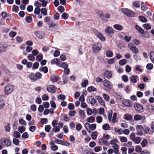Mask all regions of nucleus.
Masks as SVG:
<instances>
[{"label":"nucleus","instance_id":"obj_30","mask_svg":"<svg viewBox=\"0 0 154 154\" xmlns=\"http://www.w3.org/2000/svg\"><path fill=\"white\" fill-rule=\"evenodd\" d=\"M139 18L140 21L143 23L146 22L147 21V19L143 16H140L139 17Z\"/></svg>","mask_w":154,"mask_h":154},{"label":"nucleus","instance_id":"obj_36","mask_svg":"<svg viewBox=\"0 0 154 154\" xmlns=\"http://www.w3.org/2000/svg\"><path fill=\"white\" fill-rule=\"evenodd\" d=\"M13 136L14 137L19 138L20 137V134L18 131H15L14 133Z\"/></svg>","mask_w":154,"mask_h":154},{"label":"nucleus","instance_id":"obj_24","mask_svg":"<svg viewBox=\"0 0 154 154\" xmlns=\"http://www.w3.org/2000/svg\"><path fill=\"white\" fill-rule=\"evenodd\" d=\"M113 27L116 29L120 31L122 29V26L118 24H116L113 25Z\"/></svg>","mask_w":154,"mask_h":154},{"label":"nucleus","instance_id":"obj_13","mask_svg":"<svg viewBox=\"0 0 154 154\" xmlns=\"http://www.w3.org/2000/svg\"><path fill=\"white\" fill-rule=\"evenodd\" d=\"M87 102L90 103L92 105H94L96 102V100L91 96H89L87 99Z\"/></svg>","mask_w":154,"mask_h":154},{"label":"nucleus","instance_id":"obj_37","mask_svg":"<svg viewBox=\"0 0 154 154\" xmlns=\"http://www.w3.org/2000/svg\"><path fill=\"white\" fill-rule=\"evenodd\" d=\"M36 80L41 79L42 75L39 72H37L35 74Z\"/></svg>","mask_w":154,"mask_h":154},{"label":"nucleus","instance_id":"obj_38","mask_svg":"<svg viewBox=\"0 0 154 154\" xmlns=\"http://www.w3.org/2000/svg\"><path fill=\"white\" fill-rule=\"evenodd\" d=\"M29 78L32 80L33 81H36L35 74V75L33 73H31L29 76Z\"/></svg>","mask_w":154,"mask_h":154},{"label":"nucleus","instance_id":"obj_10","mask_svg":"<svg viewBox=\"0 0 154 154\" xmlns=\"http://www.w3.org/2000/svg\"><path fill=\"white\" fill-rule=\"evenodd\" d=\"M103 84L104 86L107 89H110L112 88V83L107 80H104L103 82Z\"/></svg>","mask_w":154,"mask_h":154},{"label":"nucleus","instance_id":"obj_34","mask_svg":"<svg viewBox=\"0 0 154 154\" xmlns=\"http://www.w3.org/2000/svg\"><path fill=\"white\" fill-rule=\"evenodd\" d=\"M142 117L140 115H136L134 117V119L135 121H139L142 119Z\"/></svg>","mask_w":154,"mask_h":154},{"label":"nucleus","instance_id":"obj_15","mask_svg":"<svg viewBox=\"0 0 154 154\" xmlns=\"http://www.w3.org/2000/svg\"><path fill=\"white\" fill-rule=\"evenodd\" d=\"M50 144L51 145V148L52 150L55 151L58 149V146L55 144V143L53 141L51 140L50 142Z\"/></svg>","mask_w":154,"mask_h":154},{"label":"nucleus","instance_id":"obj_31","mask_svg":"<svg viewBox=\"0 0 154 154\" xmlns=\"http://www.w3.org/2000/svg\"><path fill=\"white\" fill-rule=\"evenodd\" d=\"M39 71H42L44 73H46L48 72V69L46 66L41 67L39 68Z\"/></svg>","mask_w":154,"mask_h":154},{"label":"nucleus","instance_id":"obj_4","mask_svg":"<svg viewBox=\"0 0 154 154\" xmlns=\"http://www.w3.org/2000/svg\"><path fill=\"white\" fill-rule=\"evenodd\" d=\"M1 144L3 146H10L11 143L10 140L6 138H3L1 139L0 140Z\"/></svg>","mask_w":154,"mask_h":154},{"label":"nucleus","instance_id":"obj_55","mask_svg":"<svg viewBox=\"0 0 154 154\" xmlns=\"http://www.w3.org/2000/svg\"><path fill=\"white\" fill-rule=\"evenodd\" d=\"M10 126L9 123H8L7 125L5 126V131H10Z\"/></svg>","mask_w":154,"mask_h":154},{"label":"nucleus","instance_id":"obj_17","mask_svg":"<svg viewBox=\"0 0 154 154\" xmlns=\"http://www.w3.org/2000/svg\"><path fill=\"white\" fill-rule=\"evenodd\" d=\"M59 77L57 75H54L51 76L50 78V80L53 82H55L59 80Z\"/></svg>","mask_w":154,"mask_h":154},{"label":"nucleus","instance_id":"obj_25","mask_svg":"<svg viewBox=\"0 0 154 154\" xmlns=\"http://www.w3.org/2000/svg\"><path fill=\"white\" fill-rule=\"evenodd\" d=\"M117 114L116 112L114 113L112 116V121L113 123L117 122L118 120L116 119Z\"/></svg>","mask_w":154,"mask_h":154},{"label":"nucleus","instance_id":"obj_27","mask_svg":"<svg viewBox=\"0 0 154 154\" xmlns=\"http://www.w3.org/2000/svg\"><path fill=\"white\" fill-rule=\"evenodd\" d=\"M126 16L129 17H134L136 16L135 13L133 11H129L128 14H126Z\"/></svg>","mask_w":154,"mask_h":154},{"label":"nucleus","instance_id":"obj_19","mask_svg":"<svg viewBox=\"0 0 154 154\" xmlns=\"http://www.w3.org/2000/svg\"><path fill=\"white\" fill-rule=\"evenodd\" d=\"M35 34L37 37L40 39L44 38L45 36L44 33L40 32H35Z\"/></svg>","mask_w":154,"mask_h":154},{"label":"nucleus","instance_id":"obj_21","mask_svg":"<svg viewBox=\"0 0 154 154\" xmlns=\"http://www.w3.org/2000/svg\"><path fill=\"white\" fill-rule=\"evenodd\" d=\"M138 79V77L137 75H133L131 77L130 80L132 83H135L137 82Z\"/></svg>","mask_w":154,"mask_h":154},{"label":"nucleus","instance_id":"obj_8","mask_svg":"<svg viewBox=\"0 0 154 154\" xmlns=\"http://www.w3.org/2000/svg\"><path fill=\"white\" fill-rule=\"evenodd\" d=\"M135 110L138 112H141L143 111V108L140 104L137 103L134 105Z\"/></svg>","mask_w":154,"mask_h":154},{"label":"nucleus","instance_id":"obj_46","mask_svg":"<svg viewBox=\"0 0 154 154\" xmlns=\"http://www.w3.org/2000/svg\"><path fill=\"white\" fill-rule=\"evenodd\" d=\"M109 125L108 124H105L102 126L103 129L105 130H109Z\"/></svg>","mask_w":154,"mask_h":154},{"label":"nucleus","instance_id":"obj_12","mask_svg":"<svg viewBox=\"0 0 154 154\" xmlns=\"http://www.w3.org/2000/svg\"><path fill=\"white\" fill-rule=\"evenodd\" d=\"M95 33L96 35L101 41L104 42L105 41V38L102 33L97 31Z\"/></svg>","mask_w":154,"mask_h":154},{"label":"nucleus","instance_id":"obj_18","mask_svg":"<svg viewBox=\"0 0 154 154\" xmlns=\"http://www.w3.org/2000/svg\"><path fill=\"white\" fill-rule=\"evenodd\" d=\"M146 109L148 112L152 113L154 112V106L149 104L147 106Z\"/></svg>","mask_w":154,"mask_h":154},{"label":"nucleus","instance_id":"obj_28","mask_svg":"<svg viewBox=\"0 0 154 154\" xmlns=\"http://www.w3.org/2000/svg\"><path fill=\"white\" fill-rule=\"evenodd\" d=\"M86 120L90 123L93 122L95 121V118L93 116H90L86 119Z\"/></svg>","mask_w":154,"mask_h":154},{"label":"nucleus","instance_id":"obj_20","mask_svg":"<svg viewBox=\"0 0 154 154\" xmlns=\"http://www.w3.org/2000/svg\"><path fill=\"white\" fill-rule=\"evenodd\" d=\"M96 99H97L99 103L103 106H105V103L102 98L99 96L96 97Z\"/></svg>","mask_w":154,"mask_h":154},{"label":"nucleus","instance_id":"obj_39","mask_svg":"<svg viewBox=\"0 0 154 154\" xmlns=\"http://www.w3.org/2000/svg\"><path fill=\"white\" fill-rule=\"evenodd\" d=\"M106 56L108 57H111L113 55V54L112 51L110 50H108L106 52Z\"/></svg>","mask_w":154,"mask_h":154},{"label":"nucleus","instance_id":"obj_29","mask_svg":"<svg viewBox=\"0 0 154 154\" xmlns=\"http://www.w3.org/2000/svg\"><path fill=\"white\" fill-rule=\"evenodd\" d=\"M98 135V133L96 132H93L91 134V137L92 138L93 140H95L97 136Z\"/></svg>","mask_w":154,"mask_h":154},{"label":"nucleus","instance_id":"obj_26","mask_svg":"<svg viewBox=\"0 0 154 154\" xmlns=\"http://www.w3.org/2000/svg\"><path fill=\"white\" fill-rule=\"evenodd\" d=\"M132 118V116L128 114H125L124 116V119L127 120H131Z\"/></svg>","mask_w":154,"mask_h":154},{"label":"nucleus","instance_id":"obj_63","mask_svg":"<svg viewBox=\"0 0 154 154\" xmlns=\"http://www.w3.org/2000/svg\"><path fill=\"white\" fill-rule=\"evenodd\" d=\"M136 137L134 133H132L130 135V139L132 141L134 140Z\"/></svg>","mask_w":154,"mask_h":154},{"label":"nucleus","instance_id":"obj_61","mask_svg":"<svg viewBox=\"0 0 154 154\" xmlns=\"http://www.w3.org/2000/svg\"><path fill=\"white\" fill-rule=\"evenodd\" d=\"M28 58L30 61H33L35 59L33 55L32 54H29L28 56Z\"/></svg>","mask_w":154,"mask_h":154},{"label":"nucleus","instance_id":"obj_54","mask_svg":"<svg viewBox=\"0 0 154 154\" xmlns=\"http://www.w3.org/2000/svg\"><path fill=\"white\" fill-rule=\"evenodd\" d=\"M40 12V8L39 7L36 8L34 10V13L35 14H38Z\"/></svg>","mask_w":154,"mask_h":154},{"label":"nucleus","instance_id":"obj_22","mask_svg":"<svg viewBox=\"0 0 154 154\" xmlns=\"http://www.w3.org/2000/svg\"><path fill=\"white\" fill-rule=\"evenodd\" d=\"M105 76L107 79H110L112 77V74L111 72L109 71H107L104 72Z\"/></svg>","mask_w":154,"mask_h":154},{"label":"nucleus","instance_id":"obj_5","mask_svg":"<svg viewBox=\"0 0 154 154\" xmlns=\"http://www.w3.org/2000/svg\"><path fill=\"white\" fill-rule=\"evenodd\" d=\"M101 48V44L99 42L94 44L92 46V49L94 52H98Z\"/></svg>","mask_w":154,"mask_h":154},{"label":"nucleus","instance_id":"obj_40","mask_svg":"<svg viewBox=\"0 0 154 154\" xmlns=\"http://www.w3.org/2000/svg\"><path fill=\"white\" fill-rule=\"evenodd\" d=\"M121 11L125 15H126V14H128V12H129V10L126 8H122L121 9Z\"/></svg>","mask_w":154,"mask_h":154},{"label":"nucleus","instance_id":"obj_14","mask_svg":"<svg viewBox=\"0 0 154 154\" xmlns=\"http://www.w3.org/2000/svg\"><path fill=\"white\" fill-rule=\"evenodd\" d=\"M8 45L5 44L0 45V53L5 51L8 48Z\"/></svg>","mask_w":154,"mask_h":154},{"label":"nucleus","instance_id":"obj_62","mask_svg":"<svg viewBox=\"0 0 154 154\" xmlns=\"http://www.w3.org/2000/svg\"><path fill=\"white\" fill-rule=\"evenodd\" d=\"M12 10L14 11L16 13L19 10L18 7L15 5L13 6Z\"/></svg>","mask_w":154,"mask_h":154},{"label":"nucleus","instance_id":"obj_53","mask_svg":"<svg viewBox=\"0 0 154 154\" xmlns=\"http://www.w3.org/2000/svg\"><path fill=\"white\" fill-rule=\"evenodd\" d=\"M134 148L133 146H131L129 148L128 150V153L129 154H131L134 150Z\"/></svg>","mask_w":154,"mask_h":154},{"label":"nucleus","instance_id":"obj_35","mask_svg":"<svg viewBox=\"0 0 154 154\" xmlns=\"http://www.w3.org/2000/svg\"><path fill=\"white\" fill-rule=\"evenodd\" d=\"M119 139L120 141L122 143L126 142L128 140L127 138L123 136L120 137H119Z\"/></svg>","mask_w":154,"mask_h":154},{"label":"nucleus","instance_id":"obj_48","mask_svg":"<svg viewBox=\"0 0 154 154\" xmlns=\"http://www.w3.org/2000/svg\"><path fill=\"white\" fill-rule=\"evenodd\" d=\"M102 150V147L100 146H96L94 148V151L96 152H98Z\"/></svg>","mask_w":154,"mask_h":154},{"label":"nucleus","instance_id":"obj_44","mask_svg":"<svg viewBox=\"0 0 154 154\" xmlns=\"http://www.w3.org/2000/svg\"><path fill=\"white\" fill-rule=\"evenodd\" d=\"M25 130V128L23 126H20L18 128V131L21 133H23Z\"/></svg>","mask_w":154,"mask_h":154},{"label":"nucleus","instance_id":"obj_47","mask_svg":"<svg viewBox=\"0 0 154 154\" xmlns=\"http://www.w3.org/2000/svg\"><path fill=\"white\" fill-rule=\"evenodd\" d=\"M96 88L93 86H90L88 88L87 90L89 92H91L92 91H95Z\"/></svg>","mask_w":154,"mask_h":154},{"label":"nucleus","instance_id":"obj_7","mask_svg":"<svg viewBox=\"0 0 154 154\" xmlns=\"http://www.w3.org/2000/svg\"><path fill=\"white\" fill-rule=\"evenodd\" d=\"M136 130L137 131V135L142 136L143 135V128L142 126L141 125H138L136 126Z\"/></svg>","mask_w":154,"mask_h":154},{"label":"nucleus","instance_id":"obj_2","mask_svg":"<svg viewBox=\"0 0 154 154\" xmlns=\"http://www.w3.org/2000/svg\"><path fill=\"white\" fill-rule=\"evenodd\" d=\"M98 15L101 20L104 22H106L108 20L106 18H109L110 17V15L109 13H107L104 15L101 11H99Z\"/></svg>","mask_w":154,"mask_h":154},{"label":"nucleus","instance_id":"obj_42","mask_svg":"<svg viewBox=\"0 0 154 154\" xmlns=\"http://www.w3.org/2000/svg\"><path fill=\"white\" fill-rule=\"evenodd\" d=\"M41 12L44 16H46L47 14V10L45 8H42L41 9Z\"/></svg>","mask_w":154,"mask_h":154},{"label":"nucleus","instance_id":"obj_52","mask_svg":"<svg viewBox=\"0 0 154 154\" xmlns=\"http://www.w3.org/2000/svg\"><path fill=\"white\" fill-rule=\"evenodd\" d=\"M79 113L80 117L83 119L85 116L84 111L82 110H80L79 111Z\"/></svg>","mask_w":154,"mask_h":154},{"label":"nucleus","instance_id":"obj_9","mask_svg":"<svg viewBox=\"0 0 154 154\" xmlns=\"http://www.w3.org/2000/svg\"><path fill=\"white\" fill-rule=\"evenodd\" d=\"M105 32L108 35H112L114 33V30L110 27H107L105 29Z\"/></svg>","mask_w":154,"mask_h":154},{"label":"nucleus","instance_id":"obj_3","mask_svg":"<svg viewBox=\"0 0 154 154\" xmlns=\"http://www.w3.org/2000/svg\"><path fill=\"white\" fill-rule=\"evenodd\" d=\"M128 47L134 54H138L139 53V50L136 46L132 43H130L128 45Z\"/></svg>","mask_w":154,"mask_h":154},{"label":"nucleus","instance_id":"obj_60","mask_svg":"<svg viewBox=\"0 0 154 154\" xmlns=\"http://www.w3.org/2000/svg\"><path fill=\"white\" fill-rule=\"evenodd\" d=\"M20 124L22 125L25 126L26 125V122L23 119H21L19 120Z\"/></svg>","mask_w":154,"mask_h":154},{"label":"nucleus","instance_id":"obj_41","mask_svg":"<svg viewBox=\"0 0 154 154\" xmlns=\"http://www.w3.org/2000/svg\"><path fill=\"white\" fill-rule=\"evenodd\" d=\"M150 59L152 62L154 63V52L153 51H151L150 53Z\"/></svg>","mask_w":154,"mask_h":154},{"label":"nucleus","instance_id":"obj_32","mask_svg":"<svg viewBox=\"0 0 154 154\" xmlns=\"http://www.w3.org/2000/svg\"><path fill=\"white\" fill-rule=\"evenodd\" d=\"M141 141L140 137H136L133 141L136 144L139 143Z\"/></svg>","mask_w":154,"mask_h":154},{"label":"nucleus","instance_id":"obj_50","mask_svg":"<svg viewBox=\"0 0 154 154\" xmlns=\"http://www.w3.org/2000/svg\"><path fill=\"white\" fill-rule=\"evenodd\" d=\"M126 60L124 59H123L119 61V64L121 65H124L126 64Z\"/></svg>","mask_w":154,"mask_h":154},{"label":"nucleus","instance_id":"obj_49","mask_svg":"<svg viewBox=\"0 0 154 154\" xmlns=\"http://www.w3.org/2000/svg\"><path fill=\"white\" fill-rule=\"evenodd\" d=\"M62 17L64 19L66 20L68 18L69 15L67 13L64 12L62 14Z\"/></svg>","mask_w":154,"mask_h":154},{"label":"nucleus","instance_id":"obj_23","mask_svg":"<svg viewBox=\"0 0 154 154\" xmlns=\"http://www.w3.org/2000/svg\"><path fill=\"white\" fill-rule=\"evenodd\" d=\"M123 104L125 106L130 107L132 105L133 103L131 101L127 100L124 101Z\"/></svg>","mask_w":154,"mask_h":154},{"label":"nucleus","instance_id":"obj_64","mask_svg":"<svg viewBox=\"0 0 154 154\" xmlns=\"http://www.w3.org/2000/svg\"><path fill=\"white\" fill-rule=\"evenodd\" d=\"M49 98L48 96L46 94H44L42 97V99L43 100H47Z\"/></svg>","mask_w":154,"mask_h":154},{"label":"nucleus","instance_id":"obj_33","mask_svg":"<svg viewBox=\"0 0 154 154\" xmlns=\"http://www.w3.org/2000/svg\"><path fill=\"white\" fill-rule=\"evenodd\" d=\"M135 28L141 34L143 33V32L144 31L143 29L139 26L136 25L135 26Z\"/></svg>","mask_w":154,"mask_h":154},{"label":"nucleus","instance_id":"obj_43","mask_svg":"<svg viewBox=\"0 0 154 154\" xmlns=\"http://www.w3.org/2000/svg\"><path fill=\"white\" fill-rule=\"evenodd\" d=\"M118 141V140L116 139H113L110 141V144L113 145L116 144Z\"/></svg>","mask_w":154,"mask_h":154},{"label":"nucleus","instance_id":"obj_11","mask_svg":"<svg viewBox=\"0 0 154 154\" xmlns=\"http://www.w3.org/2000/svg\"><path fill=\"white\" fill-rule=\"evenodd\" d=\"M47 91L51 93H54L56 89V88L53 85H50L47 86L46 88Z\"/></svg>","mask_w":154,"mask_h":154},{"label":"nucleus","instance_id":"obj_1","mask_svg":"<svg viewBox=\"0 0 154 154\" xmlns=\"http://www.w3.org/2000/svg\"><path fill=\"white\" fill-rule=\"evenodd\" d=\"M15 89V86L11 84L7 85L5 87L4 92L6 95H8L13 92Z\"/></svg>","mask_w":154,"mask_h":154},{"label":"nucleus","instance_id":"obj_58","mask_svg":"<svg viewBox=\"0 0 154 154\" xmlns=\"http://www.w3.org/2000/svg\"><path fill=\"white\" fill-rule=\"evenodd\" d=\"M143 26L145 29H149L151 28L150 25L147 23L144 24L143 25Z\"/></svg>","mask_w":154,"mask_h":154},{"label":"nucleus","instance_id":"obj_51","mask_svg":"<svg viewBox=\"0 0 154 154\" xmlns=\"http://www.w3.org/2000/svg\"><path fill=\"white\" fill-rule=\"evenodd\" d=\"M127 148L124 147H122L121 148L122 154H127Z\"/></svg>","mask_w":154,"mask_h":154},{"label":"nucleus","instance_id":"obj_16","mask_svg":"<svg viewBox=\"0 0 154 154\" xmlns=\"http://www.w3.org/2000/svg\"><path fill=\"white\" fill-rule=\"evenodd\" d=\"M104 139V138L103 137L99 139V142L100 145H106L107 146H108L110 144V143H109L107 141L105 140Z\"/></svg>","mask_w":154,"mask_h":154},{"label":"nucleus","instance_id":"obj_45","mask_svg":"<svg viewBox=\"0 0 154 154\" xmlns=\"http://www.w3.org/2000/svg\"><path fill=\"white\" fill-rule=\"evenodd\" d=\"M148 141L146 139L143 140L141 143V146L143 147H145L147 144Z\"/></svg>","mask_w":154,"mask_h":154},{"label":"nucleus","instance_id":"obj_6","mask_svg":"<svg viewBox=\"0 0 154 154\" xmlns=\"http://www.w3.org/2000/svg\"><path fill=\"white\" fill-rule=\"evenodd\" d=\"M96 124H90L87 123H86L85 125V128L88 131H89L90 130L92 131L94 130L96 128Z\"/></svg>","mask_w":154,"mask_h":154},{"label":"nucleus","instance_id":"obj_57","mask_svg":"<svg viewBox=\"0 0 154 154\" xmlns=\"http://www.w3.org/2000/svg\"><path fill=\"white\" fill-rule=\"evenodd\" d=\"M58 10L61 13L65 11L64 7L61 6H60L58 7Z\"/></svg>","mask_w":154,"mask_h":154},{"label":"nucleus","instance_id":"obj_56","mask_svg":"<svg viewBox=\"0 0 154 154\" xmlns=\"http://www.w3.org/2000/svg\"><path fill=\"white\" fill-rule=\"evenodd\" d=\"M103 96L105 100L106 101H108L109 100V97L108 94H104L103 95Z\"/></svg>","mask_w":154,"mask_h":154},{"label":"nucleus","instance_id":"obj_59","mask_svg":"<svg viewBox=\"0 0 154 154\" xmlns=\"http://www.w3.org/2000/svg\"><path fill=\"white\" fill-rule=\"evenodd\" d=\"M96 120L98 123H100L102 121V118L100 116H98L96 117Z\"/></svg>","mask_w":154,"mask_h":154}]
</instances>
